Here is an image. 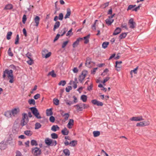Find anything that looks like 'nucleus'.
Returning <instances> with one entry per match:
<instances>
[{"instance_id":"33","label":"nucleus","mask_w":156,"mask_h":156,"mask_svg":"<svg viewBox=\"0 0 156 156\" xmlns=\"http://www.w3.org/2000/svg\"><path fill=\"white\" fill-rule=\"evenodd\" d=\"M46 114L47 116H50L52 115L53 112L51 108L47 109L46 110Z\"/></svg>"},{"instance_id":"49","label":"nucleus","mask_w":156,"mask_h":156,"mask_svg":"<svg viewBox=\"0 0 156 156\" xmlns=\"http://www.w3.org/2000/svg\"><path fill=\"white\" fill-rule=\"evenodd\" d=\"M8 54L9 56L12 57L13 56V54L11 51V48H9L8 49Z\"/></svg>"},{"instance_id":"41","label":"nucleus","mask_w":156,"mask_h":156,"mask_svg":"<svg viewBox=\"0 0 156 156\" xmlns=\"http://www.w3.org/2000/svg\"><path fill=\"white\" fill-rule=\"evenodd\" d=\"M12 34V32L11 31H9L7 33L6 36V38L7 40H9L11 39V36Z\"/></svg>"},{"instance_id":"52","label":"nucleus","mask_w":156,"mask_h":156,"mask_svg":"<svg viewBox=\"0 0 156 156\" xmlns=\"http://www.w3.org/2000/svg\"><path fill=\"white\" fill-rule=\"evenodd\" d=\"M19 34H17V35H16V39H15V44H17L19 43Z\"/></svg>"},{"instance_id":"17","label":"nucleus","mask_w":156,"mask_h":156,"mask_svg":"<svg viewBox=\"0 0 156 156\" xmlns=\"http://www.w3.org/2000/svg\"><path fill=\"white\" fill-rule=\"evenodd\" d=\"M121 31V29L119 27H117L115 30L113 35H116L120 33Z\"/></svg>"},{"instance_id":"15","label":"nucleus","mask_w":156,"mask_h":156,"mask_svg":"<svg viewBox=\"0 0 156 156\" xmlns=\"http://www.w3.org/2000/svg\"><path fill=\"white\" fill-rule=\"evenodd\" d=\"M40 20V18L38 16H35L34 19V20L36 23L35 26L37 27L39 25Z\"/></svg>"},{"instance_id":"22","label":"nucleus","mask_w":156,"mask_h":156,"mask_svg":"<svg viewBox=\"0 0 156 156\" xmlns=\"http://www.w3.org/2000/svg\"><path fill=\"white\" fill-rule=\"evenodd\" d=\"M60 25V22L59 21H56L54 25L53 31H55L56 29L58 28Z\"/></svg>"},{"instance_id":"37","label":"nucleus","mask_w":156,"mask_h":156,"mask_svg":"<svg viewBox=\"0 0 156 156\" xmlns=\"http://www.w3.org/2000/svg\"><path fill=\"white\" fill-rule=\"evenodd\" d=\"M27 57L29 59V60L27 61V63L30 65H31L33 63V60H32L31 58L29 57H28L27 56Z\"/></svg>"},{"instance_id":"4","label":"nucleus","mask_w":156,"mask_h":156,"mask_svg":"<svg viewBox=\"0 0 156 156\" xmlns=\"http://www.w3.org/2000/svg\"><path fill=\"white\" fill-rule=\"evenodd\" d=\"M45 144L48 146H55L57 144V141L55 140L47 138L45 140Z\"/></svg>"},{"instance_id":"26","label":"nucleus","mask_w":156,"mask_h":156,"mask_svg":"<svg viewBox=\"0 0 156 156\" xmlns=\"http://www.w3.org/2000/svg\"><path fill=\"white\" fill-rule=\"evenodd\" d=\"M5 115L6 117L9 118L11 117L12 116L11 115V111H7L5 112Z\"/></svg>"},{"instance_id":"59","label":"nucleus","mask_w":156,"mask_h":156,"mask_svg":"<svg viewBox=\"0 0 156 156\" xmlns=\"http://www.w3.org/2000/svg\"><path fill=\"white\" fill-rule=\"evenodd\" d=\"M64 116H65L64 119L65 120H67L69 117V114L68 113H65L64 115Z\"/></svg>"},{"instance_id":"60","label":"nucleus","mask_w":156,"mask_h":156,"mask_svg":"<svg viewBox=\"0 0 156 156\" xmlns=\"http://www.w3.org/2000/svg\"><path fill=\"white\" fill-rule=\"evenodd\" d=\"M63 19V14L62 13H60L59 14L58 16V19L59 20H62Z\"/></svg>"},{"instance_id":"54","label":"nucleus","mask_w":156,"mask_h":156,"mask_svg":"<svg viewBox=\"0 0 156 156\" xmlns=\"http://www.w3.org/2000/svg\"><path fill=\"white\" fill-rule=\"evenodd\" d=\"M81 106L83 107V109L87 108L89 107V105H88L84 104H81Z\"/></svg>"},{"instance_id":"61","label":"nucleus","mask_w":156,"mask_h":156,"mask_svg":"<svg viewBox=\"0 0 156 156\" xmlns=\"http://www.w3.org/2000/svg\"><path fill=\"white\" fill-rule=\"evenodd\" d=\"M40 96V94H37L34 96V98L35 99H37L38 98H39Z\"/></svg>"},{"instance_id":"47","label":"nucleus","mask_w":156,"mask_h":156,"mask_svg":"<svg viewBox=\"0 0 156 156\" xmlns=\"http://www.w3.org/2000/svg\"><path fill=\"white\" fill-rule=\"evenodd\" d=\"M136 6V5H130L129 6L128 8L127 9V11H128L129 10H132L133 9V8L135 7Z\"/></svg>"},{"instance_id":"19","label":"nucleus","mask_w":156,"mask_h":156,"mask_svg":"<svg viewBox=\"0 0 156 156\" xmlns=\"http://www.w3.org/2000/svg\"><path fill=\"white\" fill-rule=\"evenodd\" d=\"M113 19H110V18H108L105 20L106 24L108 26L111 25L112 23L113 22Z\"/></svg>"},{"instance_id":"56","label":"nucleus","mask_w":156,"mask_h":156,"mask_svg":"<svg viewBox=\"0 0 156 156\" xmlns=\"http://www.w3.org/2000/svg\"><path fill=\"white\" fill-rule=\"evenodd\" d=\"M98 21V20H95L94 22V23L92 26L91 28L92 30H95L96 29V22L97 21Z\"/></svg>"},{"instance_id":"44","label":"nucleus","mask_w":156,"mask_h":156,"mask_svg":"<svg viewBox=\"0 0 156 156\" xmlns=\"http://www.w3.org/2000/svg\"><path fill=\"white\" fill-rule=\"evenodd\" d=\"M72 83L73 84V87L74 89H75L77 87V84L75 81H70L69 84H71Z\"/></svg>"},{"instance_id":"48","label":"nucleus","mask_w":156,"mask_h":156,"mask_svg":"<svg viewBox=\"0 0 156 156\" xmlns=\"http://www.w3.org/2000/svg\"><path fill=\"white\" fill-rule=\"evenodd\" d=\"M66 81L65 80H61L58 83L59 85H62V86H64L66 84Z\"/></svg>"},{"instance_id":"58","label":"nucleus","mask_w":156,"mask_h":156,"mask_svg":"<svg viewBox=\"0 0 156 156\" xmlns=\"http://www.w3.org/2000/svg\"><path fill=\"white\" fill-rule=\"evenodd\" d=\"M49 120L51 122H53L55 121V118L54 117H53L52 116H51L50 117Z\"/></svg>"},{"instance_id":"53","label":"nucleus","mask_w":156,"mask_h":156,"mask_svg":"<svg viewBox=\"0 0 156 156\" xmlns=\"http://www.w3.org/2000/svg\"><path fill=\"white\" fill-rule=\"evenodd\" d=\"M68 41H66L65 42H64L62 45V48H64L68 44Z\"/></svg>"},{"instance_id":"35","label":"nucleus","mask_w":156,"mask_h":156,"mask_svg":"<svg viewBox=\"0 0 156 156\" xmlns=\"http://www.w3.org/2000/svg\"><path fill=\"white\" fill-rule=\"evenodd\" d=\"M51 75L53 77H55L56 76V74L55 73L54 70H52L50 72H49L48 75V76Z\"/></svg>"},{"instance_id":"39","label":"nucleus","mask_w":156,"mask_h":156,"mask_svg":"<svg viewBox=\"0 0 156 156\" xmlns=\"http://www.w3.org/2000/svg\"><path fill=\"white\" fill-rule=\"evenodd\" d=\"M53 102L54 104L56 105H58L59 104V101L57 98H55L53 100Z\"/></svg>"},{"instance_id":"57","label":"nucleus","mask_w":156,"mask_h":156,"mask_svg":"<svg viewBox=\"0 0 156 156\" xmlns=\"http://www.w3.org/2000/svg\"><path fill=\"white\" fill-rule=\"evenodd\" d=\"M72 89V87L69 86L66 88V90L67 92H69L70 90Z\"/></svg>"},{"instance_id":"32","label":"nucleus","mask_w":156,"mask_h":156,"mask_svg":"<svg viewBox=\"0 0 156 156\" xmlns=\"http://www.w3.org/2000/svg\"><path fill=\"white\" fill-rule=\"evenodd\" d=\"M80 99L83 102H86L87 100V97L86 95H83L81 96Z\"/></svg>"},{"instance_id":"11","label":"nucleus","mask_w":156,"mask_h":156,"mask_svg":"<svg viewBox=\"0 0 156 156\" xmlns=\"http://www.w3.org/2000/svg\"><path fill=\"white\" fill-rule=\"evenodd\" d=\"M83 40V38L79 37L77 38L76 41L74 42L73 44V48H74L77 47L79 44V42Z\"/></svg>"},{"instance_id":"36","label":"nucleus","mask_w":156,"mask_h":156,"mask_svg":"<svg viewBox=\"0 0 156 156\" xmlns=\"http://www.w3.org/2000/svg\"><path fill=\"white\" fill-rule=\"evenodd\" d=\"M94 136L96 137L99 136L100 134V132L99 131H94L93 132Z\"/></svg>"},{"instance_id":"50","label":"nucleus","mask_w":156,"mask_h":156,"mask_svg":"<svg viewBox=\"0 0 156 156\" xmlns=\"http://www.w3.org/2000/svg\"><path fill=\"white\" fill-rule=\"evenodd\" d=\"M67 30V29L66 28H64V29H63L61 31V32H62V33L61 35V36H63L66 33Z\"/></svg>"},{"instance_id":"9","label":"nucleus","mask_w":156,"mask_h":156,"mask_svg":"<svg viewBox=\"0 0 156 156\" xmlns=\"http://www.w3.org/2000/svg\"><path fill=\"white\" fill-rule=\"evenodd\" d=\"M149 122H140L139 123H137L136 124V126H144L148 125L149 124Z\"/></svg>"},{"instance_id":"51","label":"nucleus","mask_w":156,"mask_h":156,"mask_svg":"<svg viewBox=\"0 0 156 156\" xmlns=\"http://www.w3.org/2000/svg\"><path fill=\"white\" fill-rule=\"evenodd\" d=\"M109 2H107L101 5V7L103 8H105L108 6Z\"/></svg>"},{"instance_id":"62","label":"nucleus","mask_w":156,"mask_h":156,"mask_svg":"<svg viewBox=\"0 0 156 156\" xmlns=\"http://www.w3.org/2000/svg\"><path fill=\"white\" fill-rule=\"evenodd\" d=\"M60 35H61L60 34H57L54 39V42H55L57 40Z\"/></svg>"},{"instance_id":"40","label":"nucleus","mask_w":156,"mask_h":156,"mask_svg":"<svg viewBox=\"0 0 156 156\" xmlns=\"http://www.w3.org/2000/svg\"><path fill=\"white\" fill-rule=\"evenodd\" d=\"M127 35V33H122L119 36V37L120 39L125 38Z\"/></svg>"},{"instance_id":"3","label":"nucleus","mask_w":156,"mask_h":156,"mask_svg":"<svg viewBox=\"0 0 156 156\" xmlns=\"http://www.w3.org/2000/svg\"><path fill=\"white\" fill-rule=\"evenodd\" d=\"M33 114L38 119L41 118V117L37 109L35 107H33L30 108Z\"/></svg>"},{"instance_id":"18","label":"nucleus","mask_w":156,"mask_h":156,"mask_svg":"<svg viewBox=\"0 0 156 156\" xmlns=\"http://www.w3.org/2000/svg\"><path fill=\"white\" fill-rule=\"evenodd\" d=\"M71 13V11L69 8H68L67 9V12L66 15L65 16L64 18L66 19L67 18H69Z\"/></svg>"},{"instance_id":"42","label":"nucleus","mask_w":156,"mask_h":156,"mask_svg":"<svg viewBox=\"0 0 156 156\" xmlns=\"http://www.w3.org/2000/svg\"><path fill=\"white\" fill-rule=\"evenodd\" d=\"M28 102L29 103L30 105L32 104L34 105L35 104V101L34 99H31L29 100Z\"/></svg>"},{"instance_id":"28","label":"nucleus","mask_w":156,"mask_h":156,"mask_svg":"<svg viewBox=\"0 0 156 156\" xmlns=\"http://www.w3.org/2000/svg\"><path fill=\"white\" fill-rule=\"evenodd\" d=\"M138 69V67H137L136 68L134 69L133 70H131L130 71V74L131 75V77H133V73L135 74H136L137 73V70Z\"/></svg>"},{"instance_id":"24","label":"nucleus","mask_w":156,"mask_h":156,"mask_svg":"<svg viewBox=\"0 0 156 156\" xmlns=\"http://www.w3.org/2000/svg\"><path fill=\"white\" fill-rule=\"evenodd\" d=\"M59 129V128L58 125H53L51 128V130L54 131L55 132L57 130H58Z\"/></svg>"},{"instance_id":"1","label":"nucleus","mask_w":156,"mask_h":156,"mask_svg":"<svg viewBox=\"0 0 156 156\" xmlns=\"http://www.w3.org/2000/svg\"><path fill=\"white\" fill-rule=\"evenodd\" d=\"M6 75H7L8 78H9V83H12L13 82V71L12 70H9L6 69L3 71L2 75L3 78L5 79L6 76Z\"/></svg>"},{"instance_id":"25","label":"nucleus","mask_w":156,"mask_h":156,"mask_svg":"<svg viewBox=\"0 0 156 156\" xmlns=\"http://www.w3.org/2000/svg\"><path fill=\"white\" fill-rule=\"evenodd\" d=\"M90 34H88L87 36H86L84 37L83 38V39L85 40V41L84 42V43L85 44H87L89 42V39L90 38Z\"/></svg>"},{"instance_id":"23","label":"nucleus","mask_w":156,"mask_h":156,"mask_svg":"<svg viewBox=\"0 0 156 156\" xmlns=\"http://www.w3.org/2000/svg\"><path fill=\"white\" fill-rule=\"evenodd\" d=\"M74 107H76V110L77 112L82 111L83 110V107L81 105L80 106L79 105L77 104L75 105Z\"/></svg>"},{"instance_id":"45","label":"nucleus","mask_w":156,"mask_h":156,"mask_svg":"<svg viewBox=\"0 0 156 156\" xmlns=\"http://www.w3.org/2000/svg\"><path fill=\"white\" fill-rule=\"evenodd\" d=\"M31 144L32 146H37V141L35 140H32L31 141Z\"/></svg>"},{"instance_id":"27","label":"nucleus","mask_w":156,"mask_h":156,"mask_svg":"<svg viewBox=\"0 0 156 156\" xmlns=\"http://www.w3.org/2000/svg\"><path fill=\"white\" fill-rule=\"evenodd\" d=\"M13 5L11 4H8L6 5L4 8V9L9 10L13 8Z\"/></svg>"},{"instance_id":"43","label":"nucleus","mask_w":156,"mask_h":156,"mask_svg":"<svg viewBox=\"0 0 156 156\" xmlns=\"http://www.w3.org/2000/svg\"><path fill=\"white\" fill-rule=\"evenodd\" d=\"M51 137L53 139H57L58 138V135L55 133H52L51 134Z\"/></svg>"},{"instance_id":"55","label":"nucleus","mask_w":156,"mask_h":156,"mask_svg":"<svg viewBox=\"0 0 156 156\" xmlns=\"http://www.w3.org/2000/svg\"><path fill=\"white\" fill-rule=\"evenodd\" d=\"M27 20V16L25 14L24 15L22 18V22L24 24L25 23V22Z\"/></svg>"},{"instance_id":"46","label":"nucleus","mask_w":156,"mask_h":156,"mask_svg":"<svg viewBox=\"0 0 156 156\" xmlns=\"http://www.w3.org/2000/svg\"><path fill=\"white\" fill-rule=\"evenodd\" d=\"M41 125L40 123L37 122L35 124V129H38L41 128Z\"/></svg>"},{"instance_id":"38","label":"nucleus","mask_w":156,"mask_h":156,"mask_svg":"<svg viewBox=\"0 0 156 156\" xmlns=\"http://www.w3.org/2000/svg\"><path fill=\"white\" fill-rule=\"evenodd\" d=\"M109 44V42H104L102 44V48H106L108 45Z\"/></svg>"},{"instance_id":"12","label":"nucleus","mask_w":156,"mask_h":156,"mask_svg":"<svg viewBox=\"0 0 156 156\" xmlns=\"http://www.w3.org/2000/svg\"><path fill=\"white\" fill-rule=\"evenodd\" d=\"M91 102L93 104L97 106H102L103 105L102 102L98 101L96 99L92 100Z\"/></svg>"},{"instance_id":"14","label":"nucleus","mask_w":156,"mask_h":156,"mask_svg":"<svg viewBox=\"0 0 156 156\" xmlns=\"http://www.w3.org/2000/svg\"><path fill=\"white\" fill-rule=\"evenodd\" d=\"M19 112V110L18 108H14L11 111V115L13 116H15Z\"/></svg>"},{"instance_id":"13","label":"nucleus","mask_w":156,"mask_h":156,"mask_svg":"<svg viewBox=\"0 0 156 156\" xmlns=\"http://www.w3.org/2000/svg\"><path fill=\"white\" fill-rule=\"evenodd\" d=\"M122 63L121 61H116L115 62V67L116 68V70L118 71H119L121 68L120 64Z\"/></svg>"},{"instance_id":"30","label":"nucleus","mask_w":156,"mask_h":156,"mask_svg":"<svg viewBox=\"0 0 156 156\" xmlns=\"http://www.w3.org/2000/svg\"><path fill=\"white\" fill-rule=\"evenodd\" d=\"M65 101L66 104L67 105H69V106H70L71 105L73 104H74L73 102V101H69V100H68V99H65Z\"/></svg>"},{"instance_id":"5","label":"nucleus","mask_w":156,"mask_h":156,"mask_svg":"<svg viewBox=\"0 0 156 156\" xmlns=\"http://www.w3.org/2000/svg\"><path fill=\"white\" fill-rule=\"evenodd\" d=\"M88 73L87 71L86 70L83 71L81 74L80 75L79 80L80 83H82Z\"/></svg>"},{"instance_id":"20","label":"nucleus","mask_w":156,"mask_h":156,"mask_svg":"<svg viewBox=\"0 0 156 156\" xmlns=\"http://www.w3.org/2000/svg\"><path fill=\"white\" fill-rule=\"evenodd\" d=\"M91 59L89 57L87 58L85 63L86 66L88 67H90V64L91 63Z\"/></svg>"},{"instance_id":"2","label":"nucleus","mask_w":156,"mask_h":156,"mask_svg":"<svg viewBox=\"0 0 156 156\" xmlns=\"http://www.w3.org/2000/svg\"><path fill=\"white\" fill-rule=\"evenodd\" d=\"M22 119L20 122V125L22 126L26 125L29 121L28 118L26 113L22 114Z\"/></svg>"},{"instance_id":"16","label":"nucleus","mask_w":156,"mask_h":156,"mask_svg":"<svg viewBox=\"0 0 156 156\" xmlns=\"http://www.w3.org/2000/svg\"><path fill=\"white\" fill-rule=\"evenodd\" d=\"M74 120L73 119H70L69 122L67 124V127L69 129L72 128L71 126L73 125Z\"/></svg>"},{"instance_id":"63","label":"nucleus","mask_w":156,"mask_h":156,"mask_svg":"<svg viewBox=\"0 0 156 156\" xmlns=\"http://www.w3.org/2000/svg\"><path fill=\"white\" fill-rule=\"evenodd\" d=\"M72 29H71L67 33V34H66V36H68L69 35L70 36L71 35H72V34H71V33H72Z\"/></svg>"},{"instance_id":"64","label":"nucleus","mask_w":156,"mask_h":156,"mask_svg":"<svg viewBox=\"0 0 156 156\" xmlns=\"http://www.w3.org/2000/svg\"><path fill=\"white\" fill-rule=\"evenodd\" d=\"M73 98L74 99V100L73 101V102L74 104L78 102L77 98L75 96H73Z\"/></svg>"},{"instance_id":"31","label":"nucleus","mask_w":156,"mask_h":156,"mask_svg":"<svg viewBox=\"0 0 156 156\" xmlns=\"http://www.w3.org/2000/svg\"><path fill=\"white\" fill-rule=\"evenodd\" d=\"M69 144L71 146L74 147L77 144V141L76 140H73L71 141Z\"/></svg>"},{"instance_id":"21","label":"nucleus","mask_w":156,"mask_h":156,"mask_svg":"<svg viewBox=\"0 0 156 156\" xmlns=\"http://www.w3.org/2000/svg\"><path fill=\"white\" fill-rule=\"evenodd\" d=\"M62 134L64 135H68L69 133V131L66 127L64 128L61 131Z\"/></svg>"},{"instance_id":"8","label":"nucleus","mask_w":156,"mask_h":156,"mask_svg":"<svg viewBox=\"0 0 156 156\" xmlns=\"http://www.w3.org/2000/svg\"><path fill=\"white\" fill-rule=\"evenodd\" d=\"M130 120L132 121H140L144 120L142 116L139 117H133L130 118Z\"/></svg>"},{"instance_id":"10","label":"nucleus","mask_w":156,"mask_h":156,"mask_svg":"<svg viewBox=\"0 0 156 156\" xmlns=\"http://www.w3.org/2000/svg\"><path fill=\"white\" fill-rule=\"evenodd\" d=\"M6 143L4 141H2L0 143V149L3 150L5 149L7 147Z\"/></svg>"},{"instance_id":"34","label":"nucleus","mask_w":156,"mask_h":156,"mask_svg":"<svg viewBox=\"0 0 156 156\" xmlns=\"http://www.w3.org/2000/svg\"><path fill=\"white\" fill-rule=\"evenodd\" d=\"M24 133L28 136H31L32 134V132L29 130H26L24 132Z\"/></svg>"},{"instance_id":"7","label":"nucleus","mask_w":156,"mask_h":156,"mask_svg":"<svg viewBox=\"0 0 156 156\" xmlns=\"http://www.w3.org/2000/svg\"><path fill=\"white\" fill-rule=\"evenodd\" d=\"M128 23L129 25V27L131 29H133L135 28L136 23L134 21L133 19V18H131L129 21Z\"/></svg>"},{"instance_id":"6","label":"nucleus","mask_w":156,"mask_h":156,"mask_svg":"<svg viewBox=\"0 0 156 156\" xmlns=\"http://www.w3.org/2000/svg\"><path fill=\"white\" fill-rule=\"evenodd\" d=\"M41 150L39 148L36 147L32 149V152L35 155L37 156L41 154Z\"/></svg>"},{"instance_id":"29","label":"nucleus","mask_w":156,"mask_h":156,"mask_svg":"<svg viewBox=\"0 0 156 156\" xmlns=\"http://www.w3.org/2000/svg\"><path fill=\"white\" fill-rule=\"evenodd\" d=\"M63 152L66 156H69L70 155V152L69 149H66L63 150Z\"/></svg>"}]
</instances>
